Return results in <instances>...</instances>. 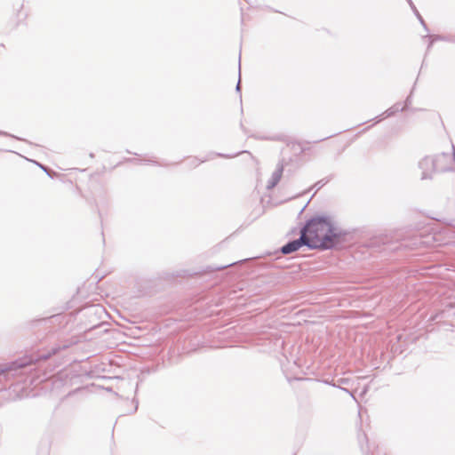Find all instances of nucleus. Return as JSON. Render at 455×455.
Here are the masks:
<instances>
[{
	"mask_svg": "<svg viewBox=\"0 0 455 455\" xmlns=\"http://www.w3.org/2000/svg\"><path fill=\"white\" fill-rule=\"evenodd\" d=\"M310 250H331L347 241L349 231L335 225L327 215H315L300 228Z\"/></svg>",
	"mask_w": 455,
	"mask_h": 455,
	"instance_id": "f257e3e1",
	"label": "nucleus"
},
{
	"mask_svg": "<svg viewBox=\"0 0 455 455\" xmlns=\"http://www.w3.org/2000/svg\"><path fill=\"white\" fill-rule=\"evenodd\" d=\"M61 347H54L51 352L43 353L38 355H24L10 363L0 364V383L3 380H9L11 378L17 377L26 371V370L40 361H46L52 355L57 354Z\"/></svg>",
	"mask_w": 455,
	"mask_h": 455,
	"instance_id": "f03ea898",
	"label": "nucleus"
},
{
	"mask_svg": "<svg viewBox=\"0 0 455 455\" xmlns=\"http://www.w3.org/2000/svg\"><path fill=\"white\" fill-rule=\"evenodd\" d=\"M443 243L455 247V228H445L443 231Z\"/></svg>",
	"mask_w": 455,
	"mask_h": 455,
	"instance_id": "1a4fd4ad",
	"label": "nucleus"
},
{
	"mask_svg": "<svg viewBox=\"0 0 455 455\" xmlns=\"http://www.w3.org/2000/svg\"><path fill=\"white\" fill-rule=\"evenodd\" d=\"M258 138L259 139V137H258ZM260 139H261V140H265L266 138H264V137H260Z\"/></svg>",
	"mask_w": 455,
	"mask_h": 455,
	"instance_id": "c85d7f7f",
	"label": "nucleus"
},
{
	"mask_svg": "<svg viewBox=\"0 0 455 455\" xmlns=\"http://www.w3.org/2000/svg\"><path fill=\"white\" fill-rule=\"evenodd\" d=\"M400 111H404V108H401L400 103H395L391 108H387L383 114H381V116H383L384 117H390Z\"/></svg>",
	"mask_w": 455,
	"mask_h": 455,
	"instance_id": "9b49d317",
	"label": "nucleus"
},
{
	"mask_svg": "<svg viewBox=\"0 0 455 455\" xmlns=\"http://www.w3.org/2000/svg\"><path fill=\"white\" fill-rule=\"evenodd\" d=\"M246 151H242V152H238V153H235V154H222V153H211L209 155V159L212 158V156H219V157H222V158H233V157H235L237 156L238 155L242 154V153H245ZM208 158L206 159H204V160H198L197 158H194L192 160V164L195 165V166H197L198 164H200L201 163H204L205 161H207Z\"/></svg>",
	"mask_w": 455,
	"mask_h": 455,
	"instance_id": "6e6552de",
	"label": "nucleus"
},
{
	"mask_svg": "<svg viewBox=\"0 0 455 455\" xmlns=\"http://www.w3.org/2000/svg\"><path fill=\"white\" fill-rule=\"evenodd\" d=\"M341 390H343L344 392L349 394L354 399H355V396L354 395L352 394V392H350L347 388H345V387H339Z\"/></svg>",
	"mask_w": 455,
	"mask_h": 455,
	"instance_id": "4be33fe9",
	"label": "nucleus"
},
{
	"mask_svg": "<svg viewBox=\"0 0 455 455\" xmlns=\"http://www.w3.org/2000/svg\"><path fill=\"white\" fill-rule=\"evenodd\" d=\"M59 316H60L59 315H52L48 318H43V319L37 320L36 322H38V323H47V322L52 323L53 320L58 318Z\"/></svg>",
	"mask_w": 455,
	"mask_h": 455,
	"instance_id": "f3484780",
	"label": "nucleus"
},
{
	"mask_svg": "<svg viewBox=\"0 0 455 455\" xmlns=\"http://www.w3.org/2000/svg\"><path fill=\"white\" fill-rule=\"evenodd\" d=\"M437 172H444L452 170L455 162V152L452 155L441 153L434 156Z\"/></svg>",
	"mask_w": 455,
	"mask_h": 455,
	"instance_id": "39448f33",
	"label": "nucleus"
},
{
	"mask_svg": "<svg viewBox=\"0 0 455 455\" xmlns=\"http://www.w3.org/2000/svg\"><path fill=\"white\" fill-rule=\"evenodd\" d=\"M241 76V73L239 72V76ZM235 91L241 94V78L239 77L238 83L235 86ZM240 99H242V95H240Z\"/></svg>",
	"mask_w": 455,
	"mask_h": 455,
	"instance_id": "aec40b11",
	"label": "nucleus"
},
{
	"mask_svg": "<svg viewBox=\"0 0 455 455\" xmlns=\"http://www.w3.org/2000/svg\"><path fill=\"white\" fill-rule=\"evenodd\" d=\"M35 163H36V165H38V166H39V167H40L44 172H46V174H47L49 177L52 178V177H53V175H55V174H56L55 172H53L52 171H51L47 166H45V165H44V164H40V163H37V162H35Z\"/></svg>",
	"mask_w": 455,
	"mask_h": 455,
	"instance_id": "4468645a",
	"label": "nucleus"
},
{
	"mask_svg": "<svg viewBox=\"0 0 455 455\" xmlns=\"http://www.w3.org/2000/svg\"><path fill=\"white\" fill-rule=\"evenodd\" d=\"M137 409H138V403L135 405L134 411H137Z\"/></svg>",
	"mask_w": 455,
	"mask_h": 455,
	"instance_id": "cd10ccee",
	"label": "nucleus"
},
{
	"mask_svg": "<svg viewBox=\"0 0 455 455\" xmlns=\"http://www.w3.org/2000/svg\"><path fill=\"white\" fill-rule=\"evenodd\" d=\"M431 239H435L434 236H423L421 234L414 233L404 237L397 245L389 243L387 237H374L369 241L367 246L374 251H379L384 252L394 251L400 249L413 250L428 246L431 243Z\"/></svg>",
	"mask_w": 455,
	"mask_h": 455,
	"instance_id": "7ed1b4c3",
	"label": "nucleus"
},
{
	"mask_svg": "<svg viewBox=\"0 0 455 455\" xmlns=\"http://www.w3.org/2000/svg\"><path fill=\"white\" fill-rule=\"evenodd\" d=\"M454 307H455V302H454Z\"/></svg>",
	"mask_w": 455,
	"mask_h": 455,
	"instance_id": "c756f323",
	"label": "nucleus"
},
{
	"mask_svg": "<svg viewBox=\"0 0 455 455\" xmlns=\"http://www.w3.org/2000/svg\"><path fill=\"white\" fill-rule=\"evenodd\" d=\"M0 136H6V137H12V138H14L16 140H21L20 138L15 136V135H12V134H10L6 132H4V131H0Z\"/></svg>",
	"mask_w": 455,
	"mask_h": 455,
	"instance_id": "6ab92c4d",
	"label": "nucleus"
},
{
	"mask_svg": "<svg viewBox=\"0 0 455 455\" xmlns=\"http://www.w3.org/2000/svg\"><path fill=\"white\" fill-rule=\"evenodd\" d=\"M283 165L282 164H279L275 172L272 173V176L267 184V190L273 189L279 183L283 175Z\"/></svg>",
	"mask_w": 455,
	"mask_h": 455,
	"instance_id": "0eeeda50",
	"label": "nucleus"
},
{
	"mask_svg": "<svg viewBox=\"0 0 455 455\" xmlns=\"http://www.w3.org/2000/svg\"><path fill=\"white\" fill-rule=\"evenodd\" d=\"M424 38H433L435 41H443L450 43L451 40V35L449 36H443V35H426L423 36Z\"/></svg>",
	"mask_w": 455,
	"mask_h": 455,
	"instance_id": "f8f14e48",
	"label": "nucleus"
},
{
	"mask_svg": "<svg viewBox=\"0 0 455 455\" xmlns=\"http://www.w3.org/2000/svg\"><path fill=\"white\" fill-rule=\"evenodd\" d=\"M339 382L342 383V384H347L348 382V379H340L339 380Z\"/></svg>",
	"mask_w": 455,
	"mask_h": 455,
	"instance_id": "b1692460",
	"label": "nucleus"
},
{
	"mask_svg": "<svg viewBox=\"0 0 455 455\" xmlns=\"http://www.w3.org/2000/svg\"><path fill=\"white\" fill-rule=\"evenodd\" d=\"M235 262H232V263H228V264H225V265H212V266H209L207 267V269L206 271L207 272H213V271H217V270H221V269H225L230 266H233L235 265Z\"/></svg>",
	"mask_w": 455,
	"mask_h": 455,
	"instance_id": "ddd939ff",
	"label": "nucleus"
},
{
	"mask_svg": "<svg viewBox=\"0 0 455 455\" xmlns=\"http://www.w3.org/2000/svg\"><path fill=\"white\" fill-rule=\"evenodd\" d=\"M324 383H326V384H328V385H331V386H332V387H339V386H337L336 384H334V383H332V382H331V381H329V380H325V381H324Z\"/></svg>",
	"mask_w": 455,
	"mask_h": 455,
	"instance_id": "5701e85b",
	"label": "nucleus"
},
{
	"mask_svg": "<svg viewBox=\"0 0 455 455\" xmlns=\"http://www.w3.org/2000/svg\"><path fill=\"white\" fill-rule=\"evenodd\" d=\"M450 43L455 44V35H451Z\"/></svg>",
	"mask_w": 455,
	"mask_h": 455,
	"instance_id": "393cba45",
	"label": "nucleus"
},
{
	"mask_svg": "<svg viewBox=\"0 0 455 455\" xmlns=\"http://www.w3.org/2000/svg\"><path fill=\"white\" fill-rule=\"evenodd\" d=\"M87 309L89 311H91L92 313H94V314H99L100 312H103L104 311V309L101 307L98 306V305L91 306V307H87Z\"/></svg>",
	"mask_w": 455,
	"mask_h": 455,
	"instance_id": "2eb2a0df",
	"label": "nucleus"
},
{
	"mask_svg": "<svg viewBox=\"0 0 455 455\" xmlns=\"http://www.w3.org/2000/svg\"><path fill=\"white\" fill-rule=\"evenodd\" d=\"M328 180L326 179H323L319 181H317L315 185H314V188L316 189V190H319L321 188H323L325 184L328 183Z\"/></svg>",
	"mask_w": 455,
	"mask_h": 455,
	"instance_id": "dca6fc26",
	"label": "nucleus"
},
{
	"mask_svg": "<svg viewBox=\"0 0 455 455\" xmlns=\"http://www.w3.org/2000/svg\"><path fill=\"white\" fill-rule=\"evenodd\" d=\"M330 137H331V136H328V137H326V138L321 139V140H319L318 141H323L324 140H326V139H328V138H330Z\"/></svg>",
	"mask_w": 455,
	"mask_h": 455,
	"instance_id": "bb28decb",
	"label": "nucleus"
},
{
	"mask_svg": "<svg viewBox=\"0 0 455 455\" xmlns=\"http://www.w3.org/2000/svg\"><path fill=\"white\" fill-rule=\"evenodd\" d=\"M384 118H385V117H384L383 116H380V117H379V116H377L378 121H377L376 123H379V121H381V120H382V119H384Z\"/></svg>",
	"mask_w": 455,
	"mask_h": 455,
	"instance_id": "a878e982",
	"label": "nucleus"
},
{
	"mask_svg": "<svg viewBox=\"0 0 455 455\" xmlns=\"http://www.w3.org/2000/svg\"><path fill=\"white\" fill-rule=\"evenodd\" d=\"M302 246H307L308 248V243L306 240L304 234L299 231V237L288 241L279 249V251L283 255H288L299 251Z\"/></svg>",
	"mask_w": 455,
	"mask_h": 455,
	"instance_id": "423d86ee",
	"label": "nucleus"
},
{
	"mask_svg": "<svg viewBox=\"0 0 455 455\" xmlns=\"http://www.w3.org/2000/svg\"><path fill=\"white\" fill-rule=\"evenodd\" d=\"M428 39H429V43H428V45H427V52L431 49V47L433 46L434 43L435 42V40L433 39V38H428Z\"/></svg>",
	"mask_w": 455,
	"mask_h": 455,
	"instance_id": "412c9836",
	"label": "nucleus"
},
{
	"mask_svg": "<svg viewBox=\"0 0 455 455\" xmlns=\"http://www.w3.org/2000/svg\"><path fill=\"white\" fill-rule=\"evenodd\" d=\"M407 3L409 4L410 7L411 8L412 12H414L415 16L417 17V19L419 20V23L422 25V27L424 28V29L428 32L429 29L427 28V23L425 22L424 19L422 18V16L420 15V13L419 12L418 9L416 8L415 4H413L412 0H407Z\"/></svg>",
	"mask_w": 455,
	"mask_h": 455,
	"instance_id": "9d476101",
	"label": "nucleus"
},
{
	"mask_svg": "<svg viewBox=\"0 0 455 455\" xmlns=\"http://www.w3.org/2000/svg\"><path fill=\"white\" fill-rule=\"evenodd\" d=\"M418 167L421 170L420 180H432L433 174L437 172L435 169V162L434 156H426L418 164Z\"/></svg>",
	"mask_w": 455,
	"mask_h": 455,
	"instance_id": "20e7f679",
	"label": "nucleus"
},
{
	"mask_svg": "<svg viewBox=\"0 0 455 455\" xmlns=\"http://www.w3.org/2000/svg\"><path fill=\"white\" fill-rule=\"evenodd\" d=\"M411 104V95H409L405 100H404V105L403 108H404V110H406L409 106Z\"/></svg>",
	"mask_w": 455,
	"mask_h": 455,
	"instance_id": "a211bd4d",
	"label": "nucleus"
}]
</instances>
